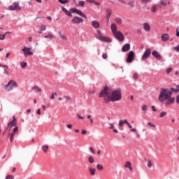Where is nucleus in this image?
I'll use <instances>...</instances> for the list:
<instances>
[{
	"instance_id": "f257e3e1",
	"label": "nucleus",
	"mask_w": 179,
	"mask_h": 179,
	"mask_svg": "<svg viewBox=\"0 0 179 179\" xmlns=\"http://www.w3.org/2000/svg\"><path fill=\"white\" fill-rule=\"evenodd\" d=\"M99 97H103L105 101H120L122 97L121 94V89L114 90L111 94H110V90L108 87H105L101 90L99 94Z\"/></svg>"
},
{
	"instance_id": "f03ea898",
	"label": "nucleus",
	"mask_w": 179,
	"mask_h": 179,
	"mask_svg": "<svg viewBox=\"0 0 179 179\" xmlns=\"http://www.w3.org/2000/svg\"><path fill=\"white\" fill-rule=\"evenodd\" d=\"M171 94H173V92L171 89L162 88L159 95V101L161 103H164V101H166V106H170V104H173L176 99H174V97H171Z\"/></svg>"
},
{
	"instance_id": "7ed1b4c3",
	"label": "nucleus",
	"mask_w": 179,
	"mask_h": 179,
	"mask_svg": "<svg viewBox=\"0 0 179 179\" xmlns=\"http://www.w3.org/2000/svg\"><path fill=\"white\" fill-rule=\"evenodd\" d=\"M17 86V83H16V81L10 80L7 85H4V89L6 92H11V90H13V87H16Z\"/></svg>"
},
{
	"instance_id": "20e7f679",
	"label": "nucleus",
	"mask_w": 179,
	"mask_h": 179,
	"mask_svg": "<svg viewBox=\"0 0 179 179\" xmlns=\"http://www.w3.org/2000/svg\"><path fill=\"white\" fill-rule=\"evenodd\" d=\"M21 9L17 2L13 3L12 5L8 7V10H20Z\"/></svg>"
},
{
	"instance_id": "39448f33",
	"label": "nucleus",
	"mask_w": 179,
	"mask_h": 179,
	"mask_svg": "<svg viewBox=\"0 0 179 179\" xmlns=\"http://www.w3.org/2000/svg\"><path fill=\"white\" fill-rule=\"evenodd\" d=\"M134 58L135 53L134 52V51L131 50L129 52L126 62H127V64H131V62L134 61Z\"/></svg>"
},
{
	"instance_id": "423d86ee",
	"label": "nucleus",
	"mask_w": 179,
	"mask_h": 179,
	"mask_svg": "<svg viewBox=\"0 0 179 179\" xmlns=\"http://www.w3.org/2000/svg\"><path fill=\"white\" fill-rule=\"evenodd\" d=\"M150 54H152V50L147 49L141 57L142 61H146L150 57Z\"/></svg>"
},
{
	"instance_id": "0eeeda50",
	"label": "nucleus",
	"mask_w": 179,
	"mask_h": 179,
	"mask_svg": "<svg viewBox=\"0 0 179 179\" xmlns=\"http://www.w3.org/2000/svg\"><path fill=\"white\" fill-rule=\"evenodd\" d=\"M113 35L115 36V38L119 40V41H124L125 38L124 37V34H122V32H121L120 31L115 32V34H113Z\"/></svg>"
},
{
	"instance_id": "6e6552de",
	"label": "nucleus",
	"mask_w": 179,
	"mask_h": 179,
	"mask_svg": "<svg viewBox=\"0 0 179 179\" xmlns=\"http://www.w3.org/2000/svg\"><path fill=\"white\" fill-rule=\"evenodd\" d=\"M72 13H77V15H79V16H82V17H85V19H87V16L85 15L80 10H78L77 8H71Z\"/></svg>"
},
{
	"instance_id": "1a4fd4ad",
	"label": "nucleus",
	"mask_w": 179,
	"mask_h": 179,
	"mask_svg": "<svg viewBox=\"0 0 179 179\" xmlns=\"http://www.w3.org/2000/svg\"><path fill=\"white\" fill-rule=\"evenodd\" d=\"M22 51L24 52V57H27V55H33V52H31V48L24 47V48H22Z\"/></svg>"
},
{
	"instance_id": "9d476101",
	"label": "nucleus",
	"mask_w": 179,
	"mask_h": 179,
	"mask_svg": "<svg viewBox=\"0 0 179 179\" xmlns=\"http://www.w3.org/2000/svg\"><path fill=\"white\" fill-rule=\"evenodd\" d=\"M16 125H17L16 117L15 116H13L12 121L8 123V128H10V129H11V128H13V127H16Z\"/></svg>"
},
{
	"instance_id": "9b49d317",
	"label": "nucleus",
	"mask_w": 179,
	"mask_h": 179,
	"mask_svg": "<svg viewBox=\"0 0 179 179\" xmlns=\"http://www.w3.org/2000/svg\"><path fill=\"white\" fill-rule=\"evenodd\" d=\"M72 23L80 24V23H83V19L76 16L73 19L71 20Z\"/></svg>"
},
{
	"instance_id": "f8f14e48",
	"label": "nucleus",
	"mask_w": 179,
	"mask_h": 179,
	"mask_svg": "<svg viewBox=\"0 0 179 179\" xmlns=\"http://www.w3.org/2000/svg\"><path fill=\"white\" fill-rule=\"evenodd\" d=\"M98 40L104 41L105 43H111V40L109 38L99 35L97 36Z\"/></svg>"
},
{
	"instance_id": "ddd939ff",
	"label": "nucleus",
	"mask_w": 179,
	"mask_h": 179,
	"mask_svg": "<svg viewBox=\"0 0 179 179\" xmlns=\"http://www.w3.org/2000/svg\"><path fill=\"white\" fill-rule=\"evenodd\" d=\"M129 50H131V45L129 43H126L122 48V52H127V51H129Z\"/></svg>"
},
{
	"instance_id": "4468645a",
	"label": "nucleus",
	"mask_w": 179,
	"mask_h": 179,
	"mask_svg": "<svg viewBox=\"0 0 179 179\" xmlns=\"http://www.w3.org/2000/svg\"><path fill=\"white\" fill-rule=\"evenodd\" d=\"M152 55H153L155 58H157V59H162V55H160V53L156 50L152 51Z\"/></svg>"
},
{
	"instance_id": "2eb2a0df",
	"label": "nucleus",
	"mask_w": 179,
	"mask_h": 179,
	"mask_svg": "<svg viewBox=\"0 0 179 179\" xmlns=\"http://www.w3.org/2000/svg\"><path fill=\"white\" fill-rule=\"evenodd\" d=\"M113 13V10L110 8L106 10V19L107 22H110V16H111V14Z\"/></svg>"
},
{
	"instance_id": "dca6fc26",
	"label": "nucleus",
	"mask_w": 179,
	"mask_h": 179,
	"mask_svg": "<svg viewBox=\"0 0 179 179\" xmlns=\"http://www.w3.org/2000/svg\"><path fill=\"white\" fill-rule=\"evenodd\" d=\"M110 30L113 33V34H115V33H117L118 31L117 28V24H115V23H113L110 26Z\"/></svg>"
},
{
	"instance_id": "f3484780",
	"label": "nucleus",
	"mask_w": 179,
	"mask_h": 179,
	"mask_svg": "<svg viewBox=\"0 0 179 179\" xmlns=\"http://www.w3.org/2000/svg\"><path fill=\"white\" fill-rule=\"evenodd\" d=\"M143 29L145 31H150V25L148 22H145L143 24Z\"/></svg>"
},
{
	"instance_id": "a211bd4d",
	"label": "nucleus",
	"mask_w": 179,
	"mask_h": 179,
	"mask_svg": "<svg viewBox=\"0 0 179 179\" xmlns=\"http://www.w3.org/2000/svg\"><path fill=\"white\" fill-rule=\"evenodd\" d=\"M92 26L94 27V29H99V27H100V23L96 20H94L92 22Z\"/></svg>"
},
{
	"instance_id": "6ab92c4d",
	"label": "nucleus",
	"mask_w": 179,
	"mask_h": 179,
	"mask_svg": "<svg viewBox=\"0 0 179 179\" xmlns=\"http://www.w3.org/2000/svg\"><path fill=\"white\" fill-rule=\"evenodd\" d=\"M62 10H63V12H64V13H66L67 16H69V17H72V13L66 10V8H65L64 7L62 8Z\"/></svg>"
},
{
	"instance_id": "aec40b11",
	"label": "nucleus",
	"mask_w": 179,
	"mask_h": 179,
	"mask_svg": "<svg viewBox=\"0 0 179 179\" xmlns=\"http://www.w3.org/2000/svg\"><path fill=\"white\" fill-rule=\"evenodd\" d=\"M170 38V36L167 34H164L162 36V41H167Z\"/></svg>"
},
{
	"instance_id": "412c9836",
	"label": "nucleus",
	"mask_w": 179,
	"mask_h": 179,
	"mask_svg": "<svg viewBox=\"0 0 179 179\" xmlns=\"http://www.w3.org/2000/svg\"><path fill=\"white\" fill-rule=\"evenodd\" d=\"M88 170L91 176H96V169L90 167Z\"/></svg>"
},
{
	"instance_id": "4be33fe9",
	"label": "nucleus",
	"mask_w": 179,
	"mask_h": 179,
	"mask_svg": "<svg viewBox=\"0 0 179 179\" xmlns=\"http://www.w3.org/2000/svg\"><path fill=\"white\" fill-rule=\"evenodd\" d=\"M32 90H34V92H36V93H41V89L40 87H38V86H37V85L34 86Z\"/></svg>"
},
{
	"instance_id": "5701e85b",
	"label": "nucleus",
	"mask_w": 179,
	"mask_h": 179,
	"mask_svg": "<svg viewBox=\"0 0 179 179\" xmlns=\"http://www.w3.org/2000/svg\"><path fill=\"white\" fill-rule=\"evenodd\" d=\"M115 22V23H117V24H122V19H121V17H116Z\"/></svg>"
},
{
	"instance_id": "b1692460",
	"label": "nucleus",
	"mask_w": 179,
	"mask_h": 179,
	"mask_svg": "<svg viewBox=\"0 0 179 179\" xmlns=\"http://www.w3.org/2000/svg\"><path fill=\"white\" fill-rule=\"evenodd\" d=\"M145 162H148V167H149V169L152 168V166H153V164H152V161H150V159H148L146 158H145Z\"/></svg>"
},
{
	"instance_id": "393cba45",
	"label": "nucleus",
	"mask_w": 179,
	"mask_h": 179,
	"mask_svg": "<svg viewBox=\"0 0 179 179\" xmlns=\"http://www.w3.org/2000/svg\"><path fill=\"white\" fill-rule=\"evenodd\" d=\"M2 68H4V75H9V71H8L9 67L8 66H2Z\"/></svg>"
},
{
	"instance_id": "a878e982",
	"label": "nucleus",
	"mask_w": 179,
	"mask_h": 179,
	"mask_svg": "<svg viewBox=\"0 0 179 179\" xmlns=\"http://www.w3.org/2000/svg\"><path fill=\"white\" fill-rule=\"evenodd\" d=\"M96 169L99 171H101V170H103L104 167L103 166V165L101 164H96Z\"/></svg>"
},
{
	"instance_id": "bb28decb",
	"label": "nucleus",
	"mask_w": 179,
	"mask_h": 179,
	"mask_svg": "<svg viewBox=\"0 0 179 179\" xmlns=\"http://www.w3.org/2000/svg\"><path fill=\"white\" fill-rule=\"evenodd\" d=\"M171 91L174 92L175 93H178V92H179V85H177L176 89L171 88Z\"/></svg>"
},
{
	"instance_id": "cd10ccee",
	"label": "nucleus",
	"mask_w": 179,
	"mask_h": 179,
	"mask_svg": "<svg viewBox=\"0 0 179 179\" xmlns=\"http://www.w3.org/2000/svg\"><path fill=\"white\" fill-rule=\"evenodd\" d=\"M20 65H21V67L22 69H24L26 68V66H27V62H20Z\"/></svg>"
},
{
	"instance_id": "c85d7f7f",
	"label": "nucleus",
	"mask_w": 179,
	"mask_h": 179,
	"mask_svg": "<svg viewBox=\"0 0 179 179\" xmlns=\"http://www.w3.org/2000/svg\"><path fill=\"white\" fill-rule=\"evenodd\" d=\"M42 150H43L45 153H47V152H48V145H43L42 147Z\"/></svg>"
},
{
	"instance_id": "c756f323",
	"label": "nucleus",
	"mask_w": 179,
	"mask_h": 179,
	"mask_svg": "<svg viewBox=\"0 0 179 179\" xmlns=\"http://www.w3.org/2000/svg\"><path fill=\"white\" fill-rule=\"evenodd\" d=\"M45 38H54V35L51 33H49L48 35L44 36Z\"/></svg>"
},
{
	"instance_id": "7c9ffc66",
	"label": "nucleus",
	"mask_w": 179,
	"mask_h": 179,
	"mask_svg": "<svg viewBox=\"0 0 179 179\" xmlns=\"http://www.w3.org/2000/svg\"><path fill=\"white\" fill-rule=\"evenodd\" d=\"M159 3L162 5V6H167V1H166L161 0Z\"/></svg>"
},
{
	"instance_id": "2f4dec72",
	"label": "nucleus",
	"mask_w": 179,
	"mask_h": 179,
	"mask_svg": "<svg viewBox=\"0 0 179 179\" xmlns=\"http://www.w3.org/2000/svg\"><path fill=\"white\" fill-rule=\"evenodd\" d=\"M88 162H89V163H91V164L94 163V159L93 158V157L90 156L88 157Z\"/></svg>"
},
{
	"instance_id": "473e14b6",
	"label": "nucleus",
	"mask_w": 179,
	"mask_h": 179,
	"mask_svg": "<svg viewBox=\"0 0 179 179\" xmlns=\"http://www.w3.org/2000/svg\"><path fill=\"white\" fill-rule=\"evenodd\" d=\"M59 36L60 38H62V40H65V41L68 40V38L66 37V36L61 33L59 34Z\"/></svg>"
},
{
	"instance_id": "72a5a7b5",
	"label": "nucleus",
	"mask_w": 179,
	"mask_h": 179,
	"mask_svg": "<svg viewBox=\"0 0 179 179\" xmlns=\"http://www.w3.org/2000/svg\"><path fill=\"white\" fill-rule=\"evenodd\" d=\"M127 5H129V6H131V8H134V6H135V1H129Z\"/></svg>"
},
{
	"instance_id": "f704fd0d",
	"label": "nucleus",
	"mask_w": 179,
	"mask_h": 179,
	"mask_svg": "<svg viewBox=\"0 0 179 179\" xmlns=\"http://www.w3.org/2000/svg\"><path fill=\"white\" fill-rule=\"evenodd\" d=\"M156 10H157V6H152L151 8V11L152 12V13H155V12H156Z\"/></svg>"
},
{
	"instance_id": "c9c22d12",
	"label": "nucleus",
	"mask_w": 179,
	"mask_h": 179,
	"mask_svg": "<svg viewBox=\"0 0 179 179\" xmlns=\"http://www.w3.org/2000/svg\"><path fill=\"white\" fill-rule=\"evenodd\" d=\"M60 3H62L65 5V3H68L69 2V0H58Z\"/></svg>"
},
{
	"instance_id": "e433bc0d",
	"label": "nucleus",
	"mask_w": 179,
	"mask_h": 179,
	"mask_svg": "<svg viewBox=\"0 0 179 179\" xmlns=\"http://www.w3.org/2000/svg\"><path fill=\"white\" fill-rule=\"evenodd\" d=\"M131 162H126L124 167L129 169V167H131Z\"/></svg>"
},
{
	"instance_id": "4c0bfd02",
	"label": "nucleus",
	"mask_w": 179,
	"mask_h": 179,
	"mask_svg": "<svg viewBox=\"0 0 179 179\" xmlns=\"http://www.w3.org/2000/svg\"><path fill=\"white\" fill-rule=\"evenodd\" d=\"M19 131V127H15L13 129V133L16 134V132Z\"/></svg>"
},
{
	"instance_id": "58836bf2",
	"label": "nucleus",
	"mask_w": 179,
	"mask_h": 179,
	"mask_svg": "<svg viewBox=\"0 0 179 179\" xmlns=\"http://www.w3.org/2000/svg\"><path fill=\"white\" fill-rule=\"evenodd\" d=\"M148 125H149V127H151L152 128H156V125L152 124V122H148Z\"/></svg>"
},
{
	"instance_id": "ea45409f",
	"label": "nucleus",
	"mask_w": 179,
	"mask_h": 179,
	"mask_svg": "<svg viewBox=\"0 0 179 179\" xmlns=\"http://www.w3.org/2000/svg\"><path fill=\"white\" fill-rule=\"evenodd\" d=\"M45 29H47V27H45V25H42V26L40 27L41 31H44V30H45Z\"/></svg>"
},
{
	"instance_id": "a19ab883",
	"label": "nucleus",
	"mask_w": 179,
	"mask_h": 179,
	"mask_svg": "<svg viewBox=\"0 0 179 179\" xmlns=\"http://www.w3.org/2000/svg\"><path fill=\"white\" fill-rule=\"evenodd\" d=\"M15 133H13V131L8 134V136H10V138H15Z\"/></svg>"
},
{
	"instance_id": "79ce46f5",
	"label": "nucleus",
	"mask_w": 179,
	"mask_h": 179,
	"mask_svg": "<svg viewBox=\"0 0 179 179\" xmlns=\"http://www.w3.org/2000/svg\"><path fill=\"white\" fill-rule=\"evenodd\" d=\"M148 110V106L146 105H143L142 106V111H146Z\"/></svg>"
},
{
	"instance_id": "37998d69",
	"label": "nucleus",
	"mask_w": 179,
	"mask_h": 179,
	"mask_svg": "<svg viewBox=\"0 0 179 179\" xmlns=\"http://www.w3.org/2000/svg\"><path fill=\"white\" fill-rule=\"evenodd\" d=\"M79 6H85V1H79Z\"/></svg>"
},
{
	"instance_id": "c03bdc74",
	"label": "nucleus",
	"mask_w": 179,
	"mask_h": 179,
	"mask_svg": "<svg viewBox=\"0 0 179 179\" xmlns=\"http://www.w3.org/2000/svg\"><path fill=\"white\" fill-rule=\"evenodd\" d=\"M173 50L175 51H177V52H179V45H178L177 46H176Z\"/></svg>"
},
{
	"instance_id": "a18cd8bd",
	"label": "nucleus",
	"mask_w": 179,
	"mask_h": 179,
	"mask_svg": "<svg viewBox=\"0 0 179 179\" xmlns=\"http://www.w3.org/2000/svg\"><path fill=\"white\" fill-rule=\"evenodd\" d=\"M96 93L94 91H88V96H92V94H94Z\"/></svg>"
},
{
	"instance_id": "49530a36",
	"label": "nucleus",
	"mask_w": 179,
	"mask_h": 179,
	"mask_svg": "<svg viewBox=\"0 0 179 179\" xmlns=\"http://www.w3.org/2000/svg\"><path fill=\"white\" fill-rule=\"evenodd\" d=\"M171 71H173V68L170 67V68L167 69L166 73H170V72H171Z\"/></svg>"
},
{
	"instance_id": "de8ad7c7",
	"label": "nucleus",
	"mask_w": 179,
	"mask_h": 179,
	"mask_svg": "<svg viewBox=\"0 0 179 179\" xmlns=\"http://www.w3.org/2000/svg\"><path fill=\"white\" fill-rule=\"evenodd\" d=\"M102 58H103V59H107V58H108V56L107 55V54H103L102 55Z\"/></svg>"
},
{
	"instance_id": "09e8293b",
	"label": "nucleus",
	"mask_w": 179,
	"mask_h": 179,
	"mask_svg": "<svg viewBox=\"0 0 179 179\" xmlns=\"http://www.w3.org/2000/svg\"><path fill=\"white\" fill-rule=\"evenodd\" d=\"M119 125H120V127H122V126L124 125V120H120V122H119Z\"/></svg>"
},
{
	"instance_id": "8fccbe9b",
	"label": "nucleus",
	"mask_w": 179,
	"mask_h": 179,
	"mask_svg": "<svg viewBox=\"0 0 179 179\" xmlns=\"http://www.w3.org/2000/svg\"><path fill=\"white\" fill-rule=\"evenodd\" d=\"M138 76H139L138 73H135L134 75V79H138Z\"/></svg>"
},
{
	"instance_id": "3c124183",
	"label": "nucleus",
	"mask_w": 179,
	"mask_h": 179,
	"mask_svg": "<svg viewBox=\"0 0 179 179\" xmlns=\"http://www.w3.org/2000/svg\"><path fill=\"white\" fill-rule=\"evenodd\" d=\"M81 134H83V135H86V134H87V131L85 130V129H83L81 131Z\"/></svg>"
},
{
	"instance_id": "603ef678",
	"label": "nucleus",
	"mask_w": 179,
	"mask_h": 179,
	"mask_svg": "<svg viewBox=\"0 0 179 179\" xmlns=\"http://www.w3.org/2000/svg\"><path fill=\"white\" fill-rule=\"evenodd\" d=\"M6 179H13V176L8 175L6 177Z\"/></svg>"
},
{
	"instance_id": "864d4df0",
	"label": "nucleus",
	"mask_w": 179,
	"mask_h": 179,
	"mask_svg": "<svg viewBox=\"0 0 179 179\" xmlns=\"http://www.w3.org/2000/svg\"><path fill=\"white\" fill-rule=\"evenodd\" d=\"M50 99H51V100H54L55 99V95L54 93L52 94Z\"/></svg>"
},
{
	"instance_id": "5fc2aeb1",
	"label": "nucleus",
	"mask_w": 179,
	"mask_h": 179,
	"mask_svg": "<svg viewBox=\"0 0 179 179\" xmlns=\"http://www.w3.org/2000/svg\"><path fill=\"white\" fill-rule=\"evenodd\" d=\"M66 127H67V128H69V129H72L73 125L69 124H67Z\"/></svg>"
},
{
	"instance_id": "6e6d98bb",
	"label": "nucleus",
	"mask_w": 179,
	"mask_h": 179,
	"mask_svg": "<svg viewBox=\"0 0 179 179\" xmlns=\"http://www.w3.org/2000/svg\"><path fill=\"white\" fill-rule=\"evenodd\" d=\"M151 0H142L143 3H148V2H150Z\"/></svg>"
},
{
	"instance_id": "4d7b16f0",
	"label": "nucleus",
	"mask_w": 179,
	"mask_h": 179,
	"mask_svg": "<svg viewBox=\"0 0 179 179\" xmlns=\"http://www.w3.org/2000/svg\"><path fill=\"white\" fill-rule=\"evenodd\" d=\"M90 151L91 152V153H94V149L92 147L90 148Z\"/></svg>"
},
{
	"instance_id": "13d9d810",
	"label": "nucleus",
	"mask_w": 179,
	"mask_h": 179,
	"mask_svg": "<svg viewBox=\"0 0 179 179\" xmlns=\"http://www.w3.org/2000/svg\"><path fill=\"white\" fill-rule=\"evenodd\" d=\"M94 5H96V6H100V3L96 2V1H94Z\"/></svg>"
},
{
	"instance_id": "bf43d9fd",
	"label": "nucleus",
	"mask_w": 179,
	"mask_h": 179,
	"mask_svg": "<svg viewBox=\"0 0 179 179\" xmlns=\"http://www.w3.org/2000/svg\"><path fill=\"white\" fill-rule=\"evenodd\" d=\"M0 40H5V35H0Z\"/></svg>"
},
{
	"instance_id": "052dcab7",
	"label": "nucleus",
	"mask_w": 179,
	"mask_h": 179,
	"mask_svg": "<svg viewBox=\"0 0 179 179\" xmlns=\"http://www.w3.org/2000/svg\"><path fill=\"white\" fill-rule=\"evenodd\" d=\"M64 99L66 100H71V96H64Z\"/></svg>"
},
{
	"instance_id": "680f3d73",
	"label": "nucleus",
	"mask_w": 179,
	"mask_h": 179,
	"mask_svg": "<svg viewBox=\"0 0 179 179\" xmlns=\"http://www.w3.org/2000/svg\"><path fill=\"white\" fill-rule=\"evenodd\" d=\"M164 115H166V113H160L161 118H162V117H164Z\"/></svg>"
},
{
	"instance_id": "e2e57ef3",
	"label": "nucleus",
	"mask_w": 179,
	"mask_h": 179,
	"mask_svg": "<svg viewBox=\"0 0 179 179\" xmlns=\"http://www.w3.org/2000/svg\"><path fill=\"white\" fill-rule=\"evenodd\" d=\"M87 2L89 3H94V0H87Z\"/></svg>"
},
{
	"instance_id": "0e129e2a",
	"label": "nucleus",
	"mask_w": 179,
	"mask_h": 179,
	"mask_svg": "<svg viewBox=\"0 0 179 179\" xmlns=\"http://www.w3.org/2000/svg\"><path fill=\"white\" fill-rule=\"evenodd\" d=\"M176 103L179 104V95L176 96Z\"/></svg>"
},
{
	"instance_id": "69168bd1",
	"label": "nucleus",
	"mask_w": 179,
	"mask_h": 179,
	"mask_svg": "<svg viewBox=\"0 0 179 179\" xmlns=\"http://www.w3.org/2000/svg\"><path fill=\"white\" fill-rule=\"evenodd\" d=\"M10 55V52H7L6 55V58H9Z\"/></svg>"
},
{
	"instance_id": "338daca9",
	"label": "nucleus",
	"mask_w": 179,
	"mask_h": 179,
	"mask_svg": "<svg viewBox=\"0 0 179 179\" xmlns=\"http://www.w3.org/2000/svg\"><path fill=\"white\" fill-rule=\"evenodd\" d=\"M110 129H114V124H110Z\"/></svg>"
},
{
	"instance_id": "774afa93",
	"label": "nucleus",
	"mask_w": 179,
	"mask_h": 179,
	"mask_svg": "<svg viewBox=\"0 0 179 179\" xmlns=\"http://www.w3.org/2000/svg\"><path fill=\"white\" fill-rule=\"evenodd\" d=\"M176 36H177V37H179V31H178V29H176Z\"/></svg>"
}]
</instances>
